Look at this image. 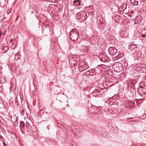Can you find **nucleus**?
Listing matches in <instances>:
<instances>
[{"label": "nucleus", "instance_id": "f257e3e1", "mask_svg": "<svg viewBox=\"0 0 146 146\" xmlns=\"http://www.w3.org/2000/svg\"><path fill=\"white\" fill-rule=\"evenodd\" d=\"M88 16L89 15L88 13H87L84 11H81L78 13L76 15L77 19L80 22H83L86 20Z\"/></svg>", "mask_w": 146, "mask_h": 146}, {"label": "nucleus", "instance_id": "f03ea898", "mask_svg": "<svg viewBox=\"0 0 146 146\" xmlns=\"http://www.w3.org/2000/svg\"><path fill=\"white\" fill-rule=\"evenodd\" d=\"M78 32L76 29H73L70 32V40L72 41H75L78 40Z\"/></svg>", "mask_w": 146, "mask_h": 146}, {"label": "nucleus", "instance_id": "7ed1b4c3", "mask_svg": "<svg viewBox=\"0 0 146 146\" xmlns=\"http://www.w3.org/2000/svg\"><path fill=\"white\" fill-rule=\"evenodd\" d=\"M38 115L41 117L43 119V120L46 121L48 120L49 119L48 115L47 112L44 111L43 110H41L38 112Z\"/></svg>", "mask_w": 146, "mask_h": 146}, {"label": "nucleus", "instance_id": "20e7f679", "mask_svg": "<svg viewBox=\"0 0 146 146\" xmlns=\"http://www.w3.org/2000/svg\"><path fill=\"white\" fill-rule=\"evenodd\" d=\"M113 66L114 70L117 72H119L123 69V65L120 62L115 63Z\"/></svg>", "mask_w": 146, "mask_h": 146}, {"label": "nucleus", "instance_id": "39448f33", "mask_svg": "<svg viewBox=\"0 0 146 146\" xmlns=\"http://www.w3.org/2000/svg\"><path fill=\"white\" fill-rule=\"evenodd\" d=\"M108 51L110 55L115 57H116L119 54L117 50L114 47H110L108 49Z\"/></svg>", "mask_w": 146, "mask_h": 146}, {"label": "nucleus", "instance_id": "423d86ee", "mask_svg": "<svg viewBox=\"0 0 146 146\" xmlns=\"http://www.w3.org/2000/svg\"><path fill=\"white\" fill-rule=\"evenodd\" d=\"M89 41L90 43L93 45H97L98 44V39L96 36H92L90 38Z\"/></svg>", "mask_w": 146, "mask_h": 146}, {"label": "nucleus", "instance_id": "0eeeda50", "mask_svg": "<svg viewBox=\"0 0 146 146\" xmlns=\"http://www.w3.org/2000/svg\"><path fill=\"white\" fill-rule=\"evenodd\" d=\"M128 48L132 52H135L137 48V45L135 44H130L128 46Z\"/></svg>", "mask_w": 146, "mask_h": 146}, {"label": "nucleus", "instance_id": "6e6552de", "mask_svg": "<svg viewBox=\"0 0 146 146\" xmlns=\"http://www.w3.org/2000/svg\"><path fill=\"white\" fill-rule=\"evenodd\" d=\"M73 5L74 6H81L82 7L84 6V4L80 0H74L73 1Z\"/></svg>", "mask_w": 146, "mask_h": 146}, {"label": "nucleus", "instance_id": "1a4fd4ad", "mask_svg": "<svg viewBox=\"0 0 146 146\" xmlns=\"http://www.w3.org/2000/svg\"><path fill=\"white\" fill-rule=\"evenodd\" d=\"M89 68L88 65L85 64L84 66H81L80 65L78 67V70L80 72H82L84 70H86Z\"/></svg>", "mask_w": 146, "mask_h": 146}, {"label": "nucleus", "instance_id": "9d476101", "mask_svg": "<svg viewBox=\"0 0 146 146\" xmlns=\"http://www.w3.org/2000/svg\"><path fill=\"white\" fill-rule=\"evenodd\" d=\"M104 89L103 88H100L97 87L96 90L93 91V93L94 94H95V95H97V94H96V93H102L104 92Z\"/></svg>", "mask_w": 146, "mask_h": 146}, {"label": "nucleus", "instance_id": "9b49d317", "mask_svg": "<svg viewBox=\"0 0 146 146\" xmlns=\"http://www.w3.org/2000/svg\"><path fill=\"white\" fill-rule=\"evenodd\" d=\"M106 31L108 32V33L109 35H111V26L109 25L105 24L104 27V28L106 29Z\"/></svg>", "mask_w": 146, "mask_h": 146}, {"label": "nucleus", "instance_id": "f8f14e48", "mask_svg": "<svg viewBox=\"0 0 146 146\" xmlns=\"http://www.w3.org/2000/svg\"><path fill=\"white\" fill-rule=\"evenodd\" d=\"M139 92H143L144 94L146 93V88H143L142 86L140 85L139 86L138 90V93H139Z\"/></svg>", "mask_w": 146, "mask_h": 146}, {"label": "nucleus", "instance_id": "ddd939ff", "mask_svg": "<svg viewBox=\"0 0 146 146\" xmlns=\"http://www.w3.org/2000/svg\"><path fill=\"white\" fill-rule=\"evenodd\" d=\"M21 100V102H22V100L21 98L20 95L19 94L18 95L17 94L16 96V97L15 98V103L16 104V105H18V100Z\"/></svg>", "mask_w": 146, "mask_h": 146}, {"label": "nucleus", "instance_id": "4468645a", "mask_svg": "<svg viewBox=\"0 0 146 146\" xmlns=\"http://www.w3.org/2000/svg\"><path fill=\"white\" fill-rule=\"evenodd\" d=\"M100 60L104 62H109L110 60L108 58V56L106 55H105V56L103 57V58H102L100 59Z\"/></svg>", "mask_w": 146, "mask_h": 146}, {"label": "nucleus", "instance_id": "2eb2a0df", "mask_svg": "<svg viewBox=\"0 0 146 146\" xmlns=\"http://www.w3.org/2000/svg\"><path fill=\"white\" fill-rule=\"evenodd\" d=\"M69 61L70 63L72 64L74 66L76 65L77 64L76 61L75 60V58H73L72 59H69Z\"/></svg>", "mask_w": 146, "mask_h": 146}, {"label": "nucleus", "instance_id": "dca6fc26", "mask_svg": "<svg viewBox=\"0 0 146 146\" xmlns=\"http://www.w3.org/2000/svg\"><path fill=\"white\" fill-rule=\"evenodd\" d=\"M97 107H96L94 105L92 106V111L94 112H98L100 111V110L97 109Z\"/></svg>", "mask_w": 146, "mask_h": 146}, {"label": "nucleus", "instance_id": "f3484780", "mask_svg": "<svg viewBox=\"0 0 146 146\" xmlns=\"http://www.w3.org/2000/svg\"><path fill=\"white\" fill-rule=\"evenodd\" d=\"M1 48H3V51L4 53H6L9 49L8 47L6 46H3L2 48V46Z\"/></svg>", "mask_w": 146, "mask_h": 146}, {"label": "nucleus", "instance_id": "a211bd4d", "mask_svg": "<svg viewBox=\"0 0 146 146\" xmlns=\"http://www.w3.org/2000/svg\"><path fill=\"white\" fill-rule=\"evenodd\" d=\"M19 126L20 129H22L25 127V124L24 122L23 121H21L20 122Z\"/></svg>", "mask_w": 146, "mask_h": 146}, {"label": "nucleus", "instance_id": "6ab92c4d", "mask_svg": "<svg viewBox=\"0 0 146 146\" xmlns=\"http://www.w3.org/2000/svg\"><path fill=\"white\" fill-rule=\"evenodd\" d=\"M80 8H81V7H75L73 9H71V11L72 12L74 11L77 12V11H78L77 10H80Z\"/></svg>", "mask_w": 146, "mask_h": 146}, {"label": "nucleus", "instance_id": "aec40b11", "mask_svg": "<svg viewBox=\"0 0 146 146\" xmlns=\"http://www.w3.org/2000/svg\"><path fill=\"white\" fill-rule=\"evenodd\" d=\"M131 3L134 5L136 6L138 5V1L136 0H130Z\"/></svg>", "mask_w": 146, "mask_h": 146}, {"label": "nucleus", "instance_id": "412c9836", "mask_svg": "<svg viewBox=\"0 0 146 146\" xmlns=\"http://www.w3.org/2000/svg\"><path fill=\"white\" fill-rule=\"evenodd\" d=\"M37 129L36 126L35 125H33L31 127V131H36Z\"/></svg>", "mask_w": 146, "mask_h": 146}, {"label": "nucleus", "instance_id": "4be33fe9", "mask_svg": "<svg viewBox=\"0 0 146 146\" xmlns=\"http://www.w3.org/2000/svg\"><path fill=\"white\" fill-rule=\"evenodd\" d=\"M106 54L104 52H102L99 55V58L100 59L102 58H103V57L105 56Z\"/></svg>", "mask_w": 146, "mask_h": 146}, {"label": "nucleus", "instance_id": "5701e85b", "mask_svg": "<svg viewBox=\"0 0 146 146\" xmlns=\"http://www.w3.org/2000/svg\"><path fill=\"white\" fill-rule=\"evenodd\" d=\"M107 74L109 76H111L113 74V72L110 70H109L106 72Z\"/></svg>", "mask_w": 146, "mask_h": 146}, {"label": "nucleus", "instance_id": "b1692460", "mask_svg": "<svg viewBox=\"0 0 146 146\" xmlns=\"http://www.w3.org/2000/svg\"><path fill=\"white\" fill-rule=\"evenodd\" d=\"M20 58L19 54L17 53L15 56V60L17 61Z\"/></svg>", "mask_w": 146, "mask_h": 146}, {"label": "nucleus", "instance_id": "393cba45", "mask_svg": "<svg viewBox=\"0 0 146 146\" xmlns=\"http://www.w3.org/2000/svg\"><path fill=\"white\" fill-rule=\"evenodd\" d=\"M82 48L84 50V51L86 52L87 51L88 49V47L87 46H83L82 47Z\"/></svg>", "mask_w": 146, "mask_h": 146}, {"label": "nucleus", "instance_id": "a878e982", "mask_svg": "<svg viewBox=\"0 0 146 146\" xmlns=\"http://www.w3.org/2000/svg\"><path fill=\"white\" fill-rule=\"evenodd\" d=\"M137 121L136 120H131L130 121V123L131 124H135L136 123Z\"/></svg>", "mask_w": 146, "mask_h": 146}, {"label": "nucleus", "instance_id": "bb28decb", "mask_svg": "<svg viewBox=\"0 0 146 146\" xmlns=\"http://www.w3.org/2000/svg\"><path fill=\"white\" fill-rule=\"evenodd\" d=\"M36 131H32V133L33 135L35 137H37V133L36 132Z\"/></svg>", "mask_w": 146, "mask_h": 146}, {"label": "nucleus", "instance_id": "cd10ccee", "mask_svg": "<svg viewBox=\"0 0 146 146\" xmlns=\"http://www.w3.org/2000/svg\"><path fill=\"white\" fill-rule=\"evenodd\" d=\"M5 80L3 78H1L0 79V82L1 84H3L5 82Z\"/></svg>", "mask_w": 146, "mask_h": 146}, {"label": "nucleus", "instance_id": "c85d7f7f", "mask_svg": "<svg viewBox=\"0 0 146 146\" xmlns=\"http://www.w3.org/2000/svg\"><path fill=\"white\" fill-rule=\"evenodd\" d=\"M19 125V123L18 122H17V121H15L14 123V125L15 127L18 126Z\"/></svg>", "mask_w": 146, "mask_h": 146}, {"label": "nucleus", "instance_id": "c756f323", "mask_svg": "<svg viewBox=\"0 0 146 146\" xmlns=\"http://www.w3.org/2000/svg\"><path fill=\"white\" fill-rule=\"evenodd\" d=\"M141 84H142V85H141V86H142L143 88H146V85L145 84V83L144 82H143Z\"/></svg>", "mask_w": 146, "mask_h": 146}, {"label": "nucleus", "instance_id": "7c9ffc66", "mask_svg": "<svg viewBox=\"0 0 146 146\" xmlns=\"http://www.w3.org/2000/svg\"><path fill=\"white\" fill-rule=\"evenodd\" d=\"M30 126H29L28 127H26L27 131L28 132H29L30 131H31V128H30Z\"/></svg>", "mask_w": 146, "mask_h": 146}, {"label": "nucleus", "instance_id": "2f4dec72", "mask_svg": "<svg viewBox=\"0 0 146 146\" xmlns=\"http://www.w3.org/2000/svg\"><path fill=\"white\" fill-rule=\"evenodd\" d=\"M4 139L3 137L1 135H0V140L1 141H3Z\"/></svg>", "mask_w": 146, "mask_h": 146}, {"label": "nucleus", "instance_id": "473e14b6", "mask_svg": "<svg viewBox=\"0 0 146 146\" xmlns=\"http://www.w3.org/2000/svg\"><path fill=\"white\" fill-rule=\"evenodd\" d=\"M26 127H28L29 126H29V123L27 122L26 123Z\"/></svg>", "mask_w": 146, "mask_h": 146}, {"label": "nucleus", "instance_id": "72a5a7b5", "mask_svg": "<svg viewBox=\"0 0 146 146\" xmlns=\"http://www.w3.org/2000/svg\"><path fill=\"white\" fill-rule=\"evenodd\" d=\"M31 11V12L32 13V14H33V13H35V9H32V11Z\"/></svg>", "mask_w": 146, "mask_h": 146}, {"label": "nucleus", "instance_id": "f704fd0d", "mask_svg": "<svg viewBox=\"0 0 146 146\" xmlns=\"http://www.w3.org/2000/svg\"><path fill=\"white\" fill-rule=\"evenodd\" d=\"M137 101L139 102L140 103V102H141L142 99L141 98H140V99H137Z\"/></svg>", "mask_w": 146, "mask_h": 146}, {"label": "nucleus", "instance_id": "c9c22d12", "mask_svg": "<svg viewBox=\"0 0 146 146\" xmlns=\"http://www.w3.org/2000/svg\"><path fill=\"white\" fill-rule=\"evenodd\" d=\"M141 36L143 38H145V34H143V33L142 34Z\"/></svg>", "mask_w": 146, "mask_h": 146}, {"label": "nucleus", "instance_id": "e433bc0d", "mask_svg": "<svg viewBox=\"0 0 146 146\" xmlns=\"http://www.w3.org/2000/svg\"><path fill=\"white\" fill-rule=\"evenodd\" d=\"M97 108H98V109H97L100 110L102 108V107L101 106H99L98 107H97Z\"/></svg>", "mask_w": 146, "mask_h": 146}, {"label": "nucleus", "instance_id": "4c0bfd02", "mask_svg": "<svg viewBox=\"0 0 146 146\" xmlns=\"http://www.w3.org/2000/svg\"><path fill=\"white\" fill-rule=\"evenodd\" d=\"M3 146H7L6 144L3 141Z\"/></svg>", "mask_w": 146, "mask_h": 146}, {"label": "nucleus", "instance_id": "58836bf2", "mask_svg": "<svg viewBox=\"0 0 146 146\" xmlns=\"http://www.w3.org/2000/svg\"><path fill=\"white\" fill-rule=\"evenodd\" d=\"M13 92H14V94H15V93H16V90L15 89V88H14L13 90Z\"/></svg>", "mask_w": 146, "mask_h": 146}, {"label": "nucleus", "instance_id": "ea45409f", "mask_svg": "<svg viewBox=\"0 0 146 146\" xmlns=\"http://www.w3.org/2000/svg\"><path fill=\"white\" fill-rule=\"evenodd\" d=\"M114 111V110H111V111H110V112L111 113H113L114 112H113V111Z\"/></svg>", "mask_w": 146, "mask_h": 146}, {"label": "nucleus", "instance_id": "a19ab883", "mask_svg": "<svg viewBox=\"0 0 146 146\" xmlns=\"http://www.w3.org/2000/svg\"><path fill=\"white\" fill-rule=\"evenodd\" d=\"M18 119V117H16V120H15V121H17Z\"/></svg>", "mask_w": 146, "mask_h": 146}, {"label": "nucleus", "instance_id": "79ce46f5", "mask_svg": "<svg viewBox=\"0 0 146 146\" xmlns=\"http://www.w3.org/2000/svg\"><path fill=\"white\" fill-rule=\"evenodd\" d=\"M142 146H146V144L145 143H143L142 144Z\"/></svg>", "mask_w": 146, "mask_h": 146}, {"label": "nucleus", "instance_id": "37998d69", "mask_svg": "<svg viewBox=\"0 0 146 146\" xmlns=\"http://www.w3.org/2000/svg\"><path fill=\"white\" fill-rule=\"evenodd\" d=\"M133 118H127V120H129V119H133Z\"/></svg>", "mask_w": 146, "mask_h": 146}, {"label": "nucleus", "instance_id": "c03bdc74", "mask_svg": "<svg viewBox=\"0 0 146 146\" xmlns=\"http://www.w3.org/2000/svg\"><path fill=\"white\" fill-rule=\"evenodd\" d=\"M70 146H76V145H75V144H71Z\"/></svg>", "mask_w": 146, "mask_h": 146}, {"label": "nucleus", "instance_id": "a18cd8bd", "mask_svg": "<svg viewBox=\"0 0 146 146\" xmlns=\"http://www.w3.org/2000/svg\"><path fill=\"white\" fill-rule=\"evenodd\" d=\"M127 7V6L126 5V7H125V8L124 9V10H125L126 9Z\"/></svg>", "mask_w": 146, "mask_h": 146}, {"label": "nucleus", "instance_id": "49530a36", "mask_svg": "<svg viewBox=\"0 0 146 146\" xmlns=\"http://www.w3.org/2000/svg\"><path fill=\"white\" fill-rule=\"evenodd\" d=\"M120 7H122V9H124V6H123V7L121 6Z\"/></svg>", "mask_w": 146, "mask_h": 146}, {"label": "nucleus", "instance_id": "de8ad7c7", "mask_svg": "<svg viewBox=\"0 0 146 146\" xmlns=\"http://www.w3.org/2000/svg\"><path fill=\"white\" fill-rule=\"evenodd\" d=\"M13 41V39H10V41Z\"/></svg>", "mask_w": 146, "mask_h": 146}, {"label": "nucleus", "instance_id": "09e8293b", "mask_svg": "<svg viewBox=\"0 0 146 146\" xmlns=\"http://www.w3.org/2000/svg\"><path fill=\"white\" fill-rule=\"evenodd\" d=\"M139 93H138L139 94V95L140 96H141V93H139Z\"/></svg>", "mask_w": 146, "mask_h": 146}]
</instances>
